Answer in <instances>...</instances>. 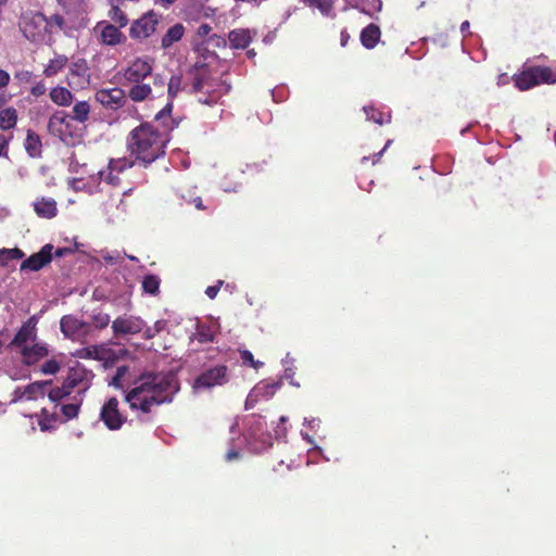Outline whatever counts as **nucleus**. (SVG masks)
I'll list each match as a JSON object with an SVG mask.
<instances>
[{
	"label": "nucleus",
	"mask_w": 556,
	"mask_h": 556,
	"mask_svg": "<svg viewBox=\"0 0 556 556\" xmlns=\"http://www.w3.org/2000/svg\"><path fill=\"white\" fill-rule=\"evenodd\" d=\"M179 391V381L172 372L141 374L134 387L125 394V402L131 412L148 420L155 407L170 404Z\"/></svg>",
	"instance_id": "nucleus-1"
},
{
	"label": "nucleus",
	"mask_w": 556,
	"mask_h": 556,
	"mask_svg": "<svg viewBox=\"0 0 556 556\" xmlns=\"http://www.w3.org/2000/svg\"><path fill=\"white\" fill-rule=\"evenodd\" d=\"M160 122L163 123L162 128L153 123L143 122L127 136V151L144 167L165 155L166 146L170 140L169 134L177 126L174 118H164Z\"/></svg>",
	"instance_id": "nucleus-2"
},
{
	"label": "nucleus",
	"mask_w": 556,
	"mask_h": 556,
	"mask_svg": "<svg viewBox=\"0 0 556 556\" xmlns=\"http://www.w3.org/2000/svg\"><path fill=\"white\" fill-rule=\"evenodd\" d=\"M154 60L150 56H137L123 70V78L131 84L128 98L138 103L153 100L164 92L165 77L161 73L153 72Z\"/></svg>",
	"instance_id": "nucleus-3"
},
{
	"label": "nucleus",
	"mask_w": 556,
	"mask_h": 556,
	"mask_svg": "<svg viewBox=\"0 0 556 556\" xmlns=\"http://www.w3.org/2000/svg\"><path fill=\"white\" fill-rule=\"evenodd\" d=\"M513 81L517 89L526 91L540 85L556 84V73L549 66L526 63L519 73L514 74Z\"/></svg>",
	"instance_id": "nucleus-4"
},
{
	"label": "nucleus",
	"mask_w": 556,
	"mask_h": 556,
	"mask_svg": "<svg viewBox=\"0 0 556 556\" xmlns=\"http://www.w3.org/2000/svg\"><path fill=\"white\" fill-rule=\"evenodd\" d=\"M230 85L222 78L197 75L192 83V92L198 93V101L206 105H215L230 91Z\"/></svg>",
	"instance_id": "nucleus-5"
},
{
	"label": "nucleus",
	"mask_w": 556,
	"mask_h": 556,
	"mask_svg": "<svg viewBox=\"0 0 556 556\" xmlns=\"http://www.w3.org/2000/svg\"><path fill=\"white\" fill-rule=\"evenodd\" d=\"M35 316H31L15 334L11 345L16 350L22 363L35 364Z\"/></svg>",
	"instance_id": "nucleus-6"
},
{
	"label": "nucleus",
	"mask_w": 556,
	"mask_h": 556,
	"mask_svg": "<svg viewBox=\"0 0 556 556\" xmlns=\"http://www.w3.org/2000/svg\"><path fill=\"white\" fill-rule=\"evenodd\" d=\"M230 380V371L227 365L217 364L210 367H204L202 371L195 377L193 381V389L211 390L216 387H223Z\"/></svg>",
	"instance_id": "nucleus-7"
},
{
	"label": "nucleus",
	"mask_w": 556,
	"mask_h": 556,
	"mask_svg": "<svg viewBox=\"0 0 556 556\" xmlns=\"http://www.w3.org/2000/svg\"><path fill=\"white\" fill-rule=\"evenodd\" d=\"M136 163L137 162L135 160L126 156L116 159L112 157L109 160L106 167L99 170V179L110 186L118 187L122 184L119 175L134 167Z\"/></svg>",
	"instance_id": "nucleus-8"
},
{
	"label": "nucleus",
	"mask_w": 556,
	"mask_h": 556,
	"mask_svg": "<svg viewBox=\"0 0 556 556\" xmlns=\"http://www.w3.org/2000/svg\"><path fill=\"white\" fill-rule=\"evenodd\" d=\"M92 378L93 374L91 370L77 365L68 369L64 382L72 392L77 389V395L84 396L85 392L91 387Z\"/></svg>",
	"instance_id": "nucleus-9"
},
{
	"label": "nucleus",
	"mask_w": 556,
	"mask_h": 556,
	"mask_svg": "<svg viewBox=\"0 0 556 556\" xmlns=\"http://www.w3.org/2000/svg\"><path fill=\"white\" fill-rule=\"evenodd\" d=\"M157 24V14L153 11H149L131 23L129 28V36L134 40L142 41L154 34Z\"/></svg>",
	"instance_id": "nucleus-10"
},
{
	"label": "nucleus",
	"mask_w": 556,
	"mask_h": 556,
	"mask_svg": "<svg viewBox=\"0 0 556 556\" xmlns=\"http://www.w3.org/2000/svg\"><path fill=\"white\" fill-rule=\"evenodd\" d=\"M127 97L125 90L119 87L102 88L94 94V99L105 110L117 111L125 106L127 103Z\"/></svg>",
	"instance_id": "nucleus-11"
},
{
	"label": "nucleus",
	"mask_w": 556,
	"mask_h": 556,
	"mask_svg": "<svg viewBox=\"0 0 556 556\" xmlns=\"http://www.w3.org/2000/svg\"><path fill=\"white\" fill-rule=\"evenodd\" d=\"M100 419L110 430H119L126 422V416L119 409V402L116 397H110L103 404L100 412Z\"/></svg>",
	"instance_id": "nucleus-12"
},
{
	"label": "nucleus",
	"mask_w": 556,
	"mask_h": 556,
	"mask_svg": "<svg viewBox=\"0 0 556 556\" xmlns=\"http://www.w3.org/2000/svg\"><path fill=\"white\" fill-rule=\"evenodd\" d=\"M62 333L72 340L80 341L91 332V325L73 315H65L60 320Z\"/></svg>",
	"instance_id": "nucleus-13"
},
{
	"label": "nucleus",
	"mask_w": 556,
	"mask_h": 556,
	"mask_svg": "<svg viewBox=\"0 0 556 556\" xmlns=\"http://www.w3.org/2000/svg\"><path fill=\"white\" fill-rule=\"evenodd\" d=\"M90 68L85 59H78L68 67L67 84L73 89H85L90 84Z\"/></svg>",
	"instance_id": "nucleus-14"
},
{
	"label": "nucleus",
	"mask_w": 556,
	"mask_h": 556,
	"mask_svg": "<svg viewBox=\"0 0 556 556\" xmlns=\"http://www.w3.org/2000/svg\"><path fill=\"white\" fill-rule=\"evenodd\" d=\"M165 86H167V103L165 106L156 113L154 119L161 121L164 118H173L172 112H173V101L174 99L184 90V84H182V76L172 75L168 81L165 80Z\"/></svg>",
	"instance_id": "nucleus-15"
},
{
	"label": "nucleus",
	"mask_w": 556,
	"mask_h": 556,
	"mask_svg": "<svg viewBox=\"0 0 556 556\" xmlns=\"http://www.w3.org/2000/svg\"><path fill=\"white\" fill-rule=\"evenodd\" d=\"M94 30L99 31L101 42L106 46L114 47L123 43L126 40V37L121 31V28L106 21L99 22Z\"/></svg>",
	"instance_id": "nucleus-16"
},
{
	"label": "nucleus",
	"mask_w": 556,
	"mask_h": 556,
	"mask_svg": "<svg viewBox=\"0 0 556 556\" xmlns=\"http://www.w3.org/2000/svg\"><path fill=\"white\" fill-rule=\"evenodd\" d=\"M144 321L139 317H117L112 321L115 336L136 334L143 330Z\"/></svg>",
	"instance_id": "nucleus-17"
},
{
	"label": "nucleus",
	"mask_w": 556,
	"mask_h": 556,
	"mask_svg": "<svg viewBox=\"0 0 556 556\" xmlns=\"http://www.w3.org/2000/svg\"><path fill=\"white\" fill-rule=\"evenodd\" d=\"M41 394L45 396L48 395L49 400L53 403H60L66 396L72 394V391L66 388L65 382L63 381L61 387H51V381H37V395Z\"/></svg>",
	"instance_id": "nucleus-18"
},
{
	"label": "nucleus",
	"mask_w": 556,
	"mask_h": 556,
	"mask_svg": "<svg viewBox=\"0 0 556 556\" xmlns=\"http://www.w3.org/2000/svg\"><path fill=\"white\" fill-rule=\"evenodd\" d=\"M71 121L65 113H56L49 119L48 128L49 131L62 140L65 139L66 135H70Z\"/></svg>",
	"instance_id": "nucleus-19"
},
{
	"label": "nucleus",
	"mask_w": 556,
	"mask_h": 556,
	"mask_svg": "<svg viewBox=\"0 0 556 556\" xmlns=\"http://www.w3.org/2000/svg\"><path fill=\"white\" fill-rule=\"evenodd\" d=\"M381 30L378 25L370 23L361 31V42L366 49H374L379 42Z\"/></svg>",
	"instance_id": "nucleus-20"
},
{
	"label": "nucleus",
	"mask_w": 556,
	"mask_h": 556,
	"mask_svg": "<svg viewBox=\"0 0 556 556\" xmlns=\"http://www.w3.org/2000/svg\"><path fill=\"white\" fill-rule=\"evenodd\" d=\"M229 43L232 49H245L252 41L248 29H233L228 35Z\"/></svg>",
	"instance_id": "nucleus-21"
},
{
	"label": "nucleus",
	"mask_w": 556,
	"mask_h": 556,
	"mask_svg": "<svg viewBox=\"0 0 556 556\" xmlns=\"http://www.w3.org/2000/svg\"><path fill=\"white\" fill-rule=\"evenodd\" d=\"M110 4V10L108 12L109 18L116 24L119 28H124L128 24V17L126 13L122 10L123 2L116 0H108Z\"/></svg>",
	"instance_id": "nucleus-22"
},
{
	"label": "nucleus",
	"mask_w": 556,
	"mask_h": 556,
	"mask_svg": "<svg viewBox=\"0 0 556 556\" xmlns=\"http://www.w3.org/2000/svg\"><path fill=\"white\" fill-rule=\"evenodd\" d=\"M185 33V28L182 24L177 23L168 28L165 35L162 37V48L167 49L173 46L175 42L179 41Z\"/></svg>",
	"instance_id": "nucleus-23"
},
{
	"label": "nucleus",
	"mask_w": 556,
	"mask_h": 556,
	"mask_svg": "<svg viewBox=\"0 0 556 556\" xmlns=\"http://www.w3.org/2000/svg\"><path fill=\"white\" fill-rule=\"evenodd\" d=\"M90 114V105L87 101H79L75 103L72 109V113L66 114L70 117V121H76L79 123H85L88 121Z\"/></svg>",
	"instance_id": "nucleus-24"
},
{
	"label": "nucleus",
	"mask_w": 556,
	"mask_h": 556,
	"mask_svg": "<svg viewBox=\"0 0 556 556\" xmlns=\"http://www.w3.org/2000/svg\"><path fill=\"white\" fill-rule=\"evenodd\" d=\"M83 397L84 396L75 395L71 403L61 405V413L64 416V421L74 419L78 416L83 404Z\"/></svg>",
	"instance_id": "nucleus-25"
},
{
	"label": "nucleus",
	"mask_w": 556,
	"mask_h": 556,
	"mask_svg": "<svg viewBox=\"0 0 556 556\" xmlns=\"http://www.w3.org/2000/svg\"><path fill=\"white\" fill-rule=\"evenodd\" d=\"M56 202L53 199L42 198L37 202V216L52 218L56 215Z\"/></svg>",
	"instance_id": "nucleus-26"
},
{
	"label": "nucleus",
	"mask_w": 556,
	"mask_h": 556,
	"mask_svg": "<svg viewBox=\"0 0 556 556\" xmlns=\"http://www.w3.org/2000/svg\"><path fill=\"white\" fill-rule=\"evenodd\" d=\"M364 112L367 119L372 121L378 125L391 123L392 115L390 111L381 112L374 106H364Z\"/></svg>",
	"instance_id": "nucleus-27"
},
{
	"label": "nucleus",
	"mask_w": 556,
	"mask_h": 556,
	"mask_svg": "<svg viewBox=\"0 0 556 556\" xmlns=\"http://www.w3.org/2000/svg\"><path fill=\"white\" fill-rule=\"evenodd\" d=\"M216 331L213 326L205 324H198L197 330L194 333V339L199 343H210L215 339Z\"/></svg>",
	"instance_id": "nucleus-28"
},
{
	"label": "nucleus",
	"mask_w": 556,
	"mask_h": 556,
	"mask_svg": "<svg viewBox=\"0 0 556 556\" xmlns=\"http://www.w3.org/2000/svg\"><path fill=\"white\" fill-rule=\"evenodd\" d=\"M51 100L59 105H70L72 102V93L64 87H55L50 91Z\"/></svg>",
	"instance_id": "nucleus-29"
},
{
	"label": "nucleus",
	"mask_w": 556,
	"mask_h": 556,
	"mask_svg": "<svg viewBox=\"0 0 556 556\" xmlns=\"http://www.w3.org/2000/svg\"><path fill=\"white\" fill-rule=\"evenodd\" d=\"M304 2L308 7L317 9L324 16H334V0H304Z\"/></svg>",
	"instance_id": "nucleus-30"
},
{
	"label": "nucleus",
	"mask_w": 556,
	"mask_h": 556,
	"mask_svg": "<svg viewBox=\"0 0 556 556\" xmlns=\"http://www.w3.org/2000/svg\"><path fill=\"white\" fill-rule=\"evenodd\" d=\"M17 121L16 110L13 108L4 109L0 112V128L9 130L13 128Z\"/></svg>",
	"instance_id": "nucleus-31"
},
{
	"label": "nucleus",
	"mask_w": 556,
	"mask_h": 556,
	"mask_svg": "<svg viewBox=\"0 0 556 556\" xmlns=\"http://www.w3.org/2000/svg\"><path fill=\"white\" fill-rule=\"evenodd\" d=\"M66 64L67 58L65 55H56L54 59L50 60L49 64L45 67L43 73L47 77H52L64 68Z\"/></svg>",
	"instance_id": "nucleus-32"
},
{
	"label": "nucleus",
	"mask_w": 556,
	"mask_h": 556,
	"mask_svg": "<svg viewBox=\"0 0 556 556\" xmlns=\"http://www.w3.org/2000/svg\"><path fill=\"white\" fill-rule=\"evenodd\" d=\"M61 359L55 356L43 361L41 364L37 363V369L43 375H55L61 368Z\"/></svg>",
	"instance_id": "nucleus-33"
},
{
	"label": "nucleus",
	"mask_w": 556,
	"mask_h": 556,
	"mask_svg": "<svg viewBox=\"0 0 556 556\" xmlns=\"http://www.w3.org/2000/svg\"><path fill=\"white\" fill-rule=\"evenodd\" d=\"M59 422L58 414L54 412L51 415L48 414L46 408L41 409V418L38 424L42 431L55 429Z\"/></svg>",
	"instance_id": "nucleus-34"
},
{
	"label": "nucleus",
	"mask_w": 556,
	"mask_h": 556,
	"mask_svg": "<svg viewBox=\"0 0 556 556\" xmlns=\"http://www.w3.org/2000/svg\"><path fill=\"white\" fill-rule=\"evenodd\" d=\"M58 3L67 14H79L85 11V0H58Z\"/></svg>",
	"instance_id": "nucleus-35"
},
{
	"label": "nucleus",
	"mask_w": 556,
	"mask_h": 556,
	"mask_svg": "<svg viewBox=\"0 0 556 556\" xmlns=\"http://www.w3.org/2000/svg\"><path fill=\"white\" fill-rule=\"evenodd\" d=\"M160 278L156 275H147L142 280V289L146 293L156 295L160 290Z\"/></svg>",
	"instance_id": "nucleus-36"
},
{
	"label": "nucleus",
	"mask_w": 556,
	"mask_h": 556,
	"mask_svg": "<svg viewBox=\"0 0 556 556\" xmlns=\"http://www.w3.org/2000/svg\"><path fill=\"white\" fill-rule=\"evenodd\" d=\"M37 17H41L46 22V28L52 33L53 29L61 30L64 26V18L60 14H53L50 17L37 12Z\"/></svg>",
	"instance_id": "nucleus-37"
},
{
	"label": "nucleus",
	"mask_w": 556,
	"mask_h": 556,
	"mask_svg": "<svg viewBox=\"0 0 556 556\" xmlns=\"http://www.w3.org/2000/svg\"><path fill=\"white\" fill-rule=\"evenodd\" d=\"M53 249L52 244H46L37 252V270L45 267L52 261Z\"/></svg>",
	"instance_id": "nucleus-38"
},
{
	"label": "nucleus",
	"mask_w": 556,
	"mask_h": 556,
	"mask_svg": "<svg viewBox=\"0 0 556 556\" xmlns=\"http://www.w3.org/2000/svg\"><path fill=\"white\" fill-rule=\"evenodd\" d=\"M278 388L277 383H260L253 390L250 396H273Z\"/></svg>",
	"instance_id": "nucleus-39"
},
{
	"label": "nucleus",
	"mask_w": 556,
	"mask_h": 556,
	"mask_svg": "<svg viewBox=\"0 0 556 556\" xmlns=\"http://www.w3.org/2000/svg\"><path fill=\"white\" fill-rule=\"evenodd\" d=\"M24 253L20 249H3L0 250V264L7 265L10 260H20Z\"/></svg>",
	"instance_id": "nucleus-40"
},
{
	"label": "nucleus",
	"mask_w": 556,
	"mask_h": 556,
	"mask_svg": "<svg viewBox=\"0 0 556 556\" xmlns=\"http://www.w3.org/2000/svg\"><path fill=\"white\" fill-rule=\"evenodd\" d=\"M30 18L27 15H23L20 20V28L23 31L24 36L29 39H35V26L31 25Z\"/></svg>",
	"instance_id": "nucleus-41"
},
{
	"label": "nucleus",
	"mask_w": 556,
	"mask_h": 556,
	"mask_svg": "<svg viewBox=\"0 0 556 556\" xmlns=\"http://www.w3.org/2000/svg\"><path fill=\"white\" fill-rule=\"evenodd\" d=\"M91 319H92V324L98 329H103V328L108 327V325L110 324V320H111L110 315L106 313H102V312L92 314Z\"/></svg>",
	"instance_id": "nucleus-42"
},
{
	"label": "nucleus",
	"mask_w": 556,
	"mask_h": 556,
	"mask_svg": "<svg viewBox=\"0 0 556 556\" xmlns=\"http://www.w3.org/2000/svg\"><path fill=\"white\" fill-rule=\"evenodd\" d=\"M240 356L243 364H249L251 367L255 369L263 365L261 362L255 361L253 354L248 350L240 351Z\"/></svg>",
	"instance_id": "nucleus-43"
},
{
	"label": "nucleus",
	"mask_w": 556,
	"mask_h": 556,
	"mask_svg": "<svg viewBox=\"0 0 556 556\" xmlns=\"http://www.w3.org/2000/svg\"><path fill=\"white\" fill-rule=\"evenodd\" d=\"M20 392V390H16L15 391V394H17ZM34 394H35V383H29L25 390L21 393V395H16L14 397V401L15 402H18V401H22L23 399H26V400H33L34 397Z\"/></svg>",
	"instance_id": "nucleus-44"
},
{
	"label": "nucleus",
	"mask_w": 556,
	"mask_h": 556,
	"mask_svg": "<svg viewBox=\"0 0 556 556\" xmlns=\"http://www.w3.org/2000/svg\"><path fill=\"white\" fill-rule=\"evenodd\" d=\"M224 281L223 280H219L216 285L214 286H208L205 290V294L211 299H215L216 295L218 294L219 290H220V287L223 286Z\"/></svg>",
	"instance_id": "nucleus-45"
},
{
	"label": "nucleus",
	"mask_w": 556,
	"mask_h": 556,
	"mask_svg": "<svg viewBox=\"0 0 556 556\" xmlns=\"http://www.w3.org/2000/svg\"><path fill=\"white\" fill-rule=\"evenodd\" d=\"M25 148H26L27 152L29 153V155L33 156L34 155L33 151L35 150V138H34V132L30 129L27 131V139H26Z\"/></svg>",
	"instance_id": "nucleus-46"
},
{
	"label": "nucleus",
	"mask_w": 556,
	"mask_h": 556,
	"mask_svg": "<svg viewBox=\"0 0 556 556\" xmlns=\"http://www.w3.org/2000/svg\"><path fill=\"white\" fill-rule=\"evenodd\" d=\"M212 31V27L208 24H201L197 29L199 37H206Z\"/></svg>",
	"instance_id": "nucleus-47"
},
{
	"label": "nucleus",
	"mask_w": 556,
	"mask_h": 556,
	"mask_svg": "<svg viewBox=\"0 0 556 556\" xmlns=\"http://www.w3.org/2000/svg\"><path fill=\"white\" fill-rule=\"evenodd\" d=\"M28 268L35 270V253L30 254L26 261L23 262L21 269Z\"/></svg>",
	"instance_id": "nucleus-48"
},
{
	"label": "nucleus",
	"mask_w": 556,
	"mask_h": 556,
	"mask_svg": "<svg viewBox=\"0 0 556 556\" xmlns=\"http://www.w3.org/2000/svg\"><path fill=\"white\" fill-rule=\"evenodd\" d=\"M48 354H49V351H48L47 346L40 345L37 343V363H39L40 359L47 357Z\"/></svg>",
	"instance_id": "nucleus-49"
},
{
	"label": "nucleus",
	"mask_w": 556,
	"mask_h": 556,
	"mask_svg": "<svg viewBox=\"0 0 556 556\" xmlns=\"http://www.w3.org/2000/svg\"><path fill=\"white\" fill-rule=\"evenodd\" d=\"M167 321L165 319H160L154 323L153 331L157 332V334L166 329Z\"/></svg>",
	"instance_id": "nucleus-50"
},
{
	"label": "nucleus",
	"mask_w": 556,
	"mask_h": 556,
	"mask_svg": "<svg viewBox=\"0 0 556 556\" xmlns=\"http://www.w3.org/2000/svg\"><path fill=\"white\" fill-rule=\"evenodd\" d=\"M9 146V139L5 136L0 135V156L7 155Z\"/></svg>",
	"instance_id": "nucleus-51"
},
{
	"label": "nucleus",
	"mask_w": 556,
	"mask_h": 556,
	"mask_svg": "<svg viewBox=\"0 0 556 556\" xmlns=\"http://www.w3.org/2000/svg\"><path fill=\"white\" fill-rule=\"evenodd\" d=\"M10 83V75L8 72L0 70V88H4Z\"/></svg>",
	"instance_id": "nucleus-52"
},
{
	"label": "nucleus",
	"mask_w": 556,
	"mask_h": 556,
	"mask_svg": "<svg viewBox=\"0 0 556 556\" xmlns=\"http://www.w3.org/2000/svg\"><path fill=\"white\" fill-rule=\"evenodd\" d=\"M142 331V338L146 340L153 339L157 334V332L153 331V327H147L146 329L143 328Z\"/></svg>",
	"instance_id": "nucleus-53"
},
{
	"label": "nucleus",
	"mask_w": 556,
	"mask_h": 556,
	"mask_svg": "<svg viewBox=\"0 0 556 556\" xmlns=\"http://www.w3.org/2000/svg\"><path fill=\"white\" fill-rule=\"evenodd\" d=\"M391 143H392V140H388L387 143L384 144L383 149L381 151H379L378 153L374 154L372 164H376L379 162L382 153L391 146Z\"/></svg>",
	"instance_id": "nucleus-54"
},
{
	"label": "nucleus",
	"mask_w": 556,
	"mask_h": 556,
	"mask_svg": "<svg viewBox=\"0 0 556 556\" xmlns=\"http://www.w3.org/2000/svg\"><path fill=\"white\" fill-rule=\"evenodd\" d=\"M191 203L194 205L195 208L204 211L207 210V206L203 204V200L200 197H195L191 200Z\"/></svg>",
	"instance_id": "nucleus-55"
},
{
	"label": "nucleus",
	"mask_w": 556,
	"mask_h": 556,
	"mask_svg": "<svg viewBox=\"0 0 556 556\" xmlns=\"http://www.w3.org/2000/svg\"><path fill=\"white\" fill-rule=\"evenodd\" d=\"M177 0H154L155 4L168 9L170 5H173Z\"/></svg>",
	"instance_id": "nucleus-56"
},
{
	"label": "nucleus",
	"mask_w": 556,
	"mask_h": 556,
	"mask_svg": "<svg viewBox=\"0 0 556 556\" xmlns=\"http://www.w3.org/2000/svg\"><path fill=\"white\" fill-rule=\"evenodd\" d=\"M73 250L70 249V248H58L55 251H54V255L56 257H62L64 256L65 254H68V253H72Z\"/></svg>",
	"instance_id": "nucleus-57"
},
{
	"label": "nucleus",
	"mask_w": 556,
	"mask_h": 556,
	"mask_svg": "<svg viewBox=\"0 0 556 556\" xmlns=\"http://www.w3.org/2000/svg\"><path fill=\"white\" fill-rule=\"evenodd\" d=\"M240 457V453L237 452V451H229L227 454H226V459L227 460H233V459H238Z\"/></svg>",
	"instance_id": "nucleus-58"
},
{
	"label": "nucleus",
	"mask_w": 556,
	"mask_h": 556,
	"mask_svg": "<svg viewBox=\"0 0 556 556\" xmlns=\"http://www.w3.org/2000/svg\"><path fill=\"white\" fill-rule=\"evenodd\" d=\"M349 38H350V36H349L348 31L346 30H342L341 31V45L343 47L346 46V43L349 41Z\"/></svg>",
	"instance_id": "nucleus-59"
},
{
	"label": "nucleus",
	"mask_w": 556,
	"mask_h": 556,
	"mask_svg": "<svg viewBox=\"0 0 556 556\" xmlns=\"http://www.w3.org/2000/svg\"><path fill=\"white\" fill-rule=\"evenodd\" d=\"M124 371H125L124 367L117 368L116 376L113 378V382L112 383L115 384L117 382V380L123 376Z\"/></svg>",
	"instance_id": "nucleus-60"
},
{
	"label": "nucleus",
	"mask_w": 556,
	"mask_h": 556,
	"mask_svg": "<svg viewBox=\"0 0 556 556\" xmlns=\"http://www.w3.org/2000/svg\"><path fill=\"white\" fill-rule=\"evenodd\" d=\"M36 90H37V94H41L45 92L46 89H45V86L37 84Z\"/></svg>",
	"instance_id": "nucleus-61"
},
{
	"label": "nucleus",
	"mask_w": 556,
	"mask_h": 556,
	"mask_svg": "<svg viewBox=\"0 0 556 556\" xmlns=\"http://www.w3.org/2000/svg\"><path fill=\"white\" fill-rule=\"evenodd\" d=\"M469 28V22L468 21H465L464 23H462V26H460V30L464 33L466 29Z\"/></svg>",
	"instance_id": "nucleus-62"
},
{
	"label": "nucleus",
	"mask_w": 556,
	"mask_h": 556,
	"mask_svg": "<svg viewBox=\"0 0 556 556\" xmlns=\"http://www.w3.org/2000/svg\"><path fill=\"white\" fill-rule=\"evenodd\" d=\"M132 192H134V188H129V189H127V190H125V191H124L123 197H128V195H130Z\"/></svg>",
	"instance_id": "nucleus-63"
},
{
	"label": "nucleus",
	"mask_w": 556,
	"mask_h": 556,
	"mask_svg": "<svg viewBox=\"0 0 556 556\" xmlns=\"http://www.w3.org/2000/svg\"><path fill=\"white\" fill-rule=\"evenodd\" d=\"M5 103V97L0 94V108Z\"/></svg>",
	"instance_id": "nucleus-64"
}]
</instances>
